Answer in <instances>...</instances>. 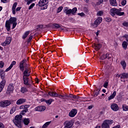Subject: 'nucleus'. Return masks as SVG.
<instances>
[{"label": "nucleus", "instance_id": "f257e3e1", "mask_svg": "<svg viewBox=\"0 0 128 128\" xmlns=\"http://www.w3.org/2000/svg\"><path fill=\"white\" fill-rule=\"evenodd\" d=\"M16 20L17 19L16 18L12 17L9 20L6 21L5 26L8 32L10 30V24H12V30H14L16 26V24H18Z\"/></svg>", "mask_w": 128, "mask_h": 128}, {"label": "nucleus", "instance_id": "f03ea898", "mask_svg": "<svg viewBox=\"0 0 128 128\" xmlns=\"http://www.w3.org/2000/svg\"><path fill=\"white\" fill-rule=\"evenodd\" d=\"M22 116L21 115H17L15 116L14 120H13L15 126L18 128H22Z\"/></svg>", "mask_w": 128, "mask_h": 128}, {"label": "nucleus", "instance_id": "7ed1b4c3", "mask_svg": "<svg viewBox=\"0 0 128 128\" xmlns=\"http://www.w3.org/2000/svg\"><path fill=\"white\" fill-rule=\"evenodd\" d=\"M122 12V8H112L110 10V14L112 16H114L116 14L119 16H124V12Z\"/></svg>", "mask_w": 128, "mask_h": 128}, {"label": "nucleus", "instance_id": "20e7f679", "mask_svg": "<svg viewBox=\"0 0 128 128\" xmlns=\"http://www.w3.org/2000/svg\"><path fill=\"white\" fill-rule=\"evenodd\" d=\"M48 4V0H40L38 5L40 8H42V10H46Z\"/></svg>", "mask_w": 128, "mask_h": 128}, {"label": "nucleus", "instance_id": "39448f33", "mask_svg": "<svg viewBox=\"0 0 128 128\" xmlns=\"http://www.w3.org/2000/svg\"><path fill=\"white\" fill-rule=\"evenodd\" d=\"M114 124L112 120H104L102 124V128H110V124Z\"/></svg>", "mask_w": 128, "mask_h": 128}, {"label": "nucleus", "instance_id": "423d86ee", "mask_svg": "<svg viewBox=\"0 0 128 128\" xmlns=\"http://www.w3.org/2000/svg\"><path fill=\"white\" fill-rule=\"evenodd\" d=\"M26 60L24 59L20 62L19 68L21 72L24 70V64H26V66H28V64L26 63Z\"/></svg>", "mask_w": 128, "mask_h": 128}, {"label": "nucleus", "instance_id": "0eeeda50", "mask_svg": "<svg viewBox=\"0 0 128 128\" xmlns=\"http://www.w3.org/2000/svg\"><path fill=\"white\" fill-rule=\"evenodd\" d=\"M11 102L10 100H6L4 101H2L0 102V106L2 108H6V106H8L10 104Z\"/></svg>", "mask_w": 128, "mask_h": 128}, {"label": "nucleus", "instance_id": "6e6552de", "mask_svg": "<svg viewBox=\"0 0 128 128\" xmlns=\"http://www.w3.org/2000/svg\"><path fill=\"white\" fill-rule=\"evenodd\" d=\"M74 126L72 120L66 121L64 122V128H70Z\"/></svg>", "mask_w": 128, "mask_h": 128}, {"label": "nucleus", "instance_id": "1a4fd4ad", "mask_svg": "<svg viewBox=\"0 0 128 128\" xmlns=\"http://www.w3.org/2000/svg\"><path fill=\"white\" fill-rule=\"evenodd\" d=\"M10 42H12V38L7 37L6 41L3 43H2L1 46H8Z\"/></svg>", "mask_w": 128, "mask_h": 128}, {"label": "nucleus", "instance_id": "9d476101", "mask_svg": "<svg viewBox=\"0 0 128 128\" xmlns=\"http://www.w3.org/2000/svg\"><path fill=\"white\" fill-rule=\"evenodd\" d=\"M102 22V17L98 18L95 21L94 23V28H96L98 24Z\"/></svg>", "mask_w": 128, "mask_h": 128}, {"label": "nucleus", "instance_id": "9b49d317", "mask_svg": "<svg viewBox=\"0 0 128 128\" xmlns=\"http://www.w3.org/2000/svg\"><path fill=\"white\" fill-rule=\"evenodd\" d=\"M78 114V110L76 109H72L70 112H69V116L70 118H74L76 115Z\"/></svg>", "mask_w": 128, "mask_h": 128}, {"label": "nucleus", "instance_id": "f8f14e48", "mask_svg": "<svg viewBox=\"0 0 128 128\" xmlns=\"http://www.w3.org/2000/svg\"><path fill=\"white\" fill-rule=\"evenodd\" d=\"M14 84H10L8 88V94H12L14 92Z\"/></svg>", "mask_w": 128, "mask_h": 128}, {"label": "nucleus", "instance_id": "ddd939ff", "mask_svg": "<svg viewBox=\"0 0 128 128\" xmlns=\"http://www.w3.org/2000/svg\"><path fill=\"white\" fill-rule=\"evenodd\" d=\"M30 68L26 67L25 68V70L23 73V76H30Z\"/></svg>", "mask_w": 128, "mask_h": 128}, {"label": "nucleus", "instance_id": "4468645a", "mask_svg": "<svg viewBox=\"0 0 128 128\" xmlns=\"http://www.w3.org/2000/svg\"><path fill=\"white\" fill-rule=\"evenodd\" d=\"M46 110V106H38L34 108L36 112H44Z\"/></svg>", "mask_w": 128, "mask_h": 128}, {"label": "nucleus", "instance_id": "2eb2a0df", "mask_svg": "<svg viewBox=\"0 0 128 128\" xmlns=\"http://www.w3.org/2000/svg\"><path fill=\"white\" fill-rule=\"evenodd\" d=\"M48 96H52V98H58V94L56 93V92H48Z\"/></svg>", "mask_w": 128, "mask_h": 128}, {"label": "nucleus", "instance_id": "dca6fc26", "mask_svg": "<svg viewBox=\"0 0 128 128\" xmlns=\"http://www.w3.org/2000/svg\"><path fill=\"white\" fill-rule=\"evenodd\" d=\"M110 108L114 112H118V106L116 104H112L110 106Z\"/></svg>", "mask_w": 128, "mask_h": 128}, {"label": "nucleus", "instance_id": "f3484780", "mask_svg": "<svg viewBox=\"0 0 128 128\" xmlns=\"http://www.w3.org/2000/svg\"><path fill=\"white\" fill-rule=\"evenodd\" d=\"M26 102V100L24 98H20L16 102V104L18 106H20V104H24Z\"/></svg>", "mask_w": 128, "mask_h": 128}, {"label": "nucleus", "instance_id": "a211bd4d", "mask_svg": "<svg viewBox=\"0 0 128 128\" xmlns=\"http://www.w3.org/2000/svg\"><path fill=\"white\" fill-rule=\"evenodd\" d=\"M4 86H6V80H3L0 83V92H2V90H4Z\"/></svg>", "mask_w": 128, "mask_h": 128}, {"label": "nucleus", "instance_id": "6ab92c4d", "mask_svg": "<svg viewBox=\"0 0 128 128\" xmlns=\"http://www.w3.org/2000/svg\"><path fill=\"white\" fill-rule=\"evenodd\" d=\"M23 80H24V84L30 86V84L28 83V78L27 77H25L24 76H23Z\"/></svg>", "mask_w": 128, "mask_h": 128}, {"label": "nucleus", "instance_id": "aec40b11", "mask_svg": "<svg viewBox=\"0 0 128 128\" xmlns=\"http://www.w3.org/2000/svg\"><path fill=\"white\" fill-rule=\"evenodd\" d=\"M64 10L66 14H72V9H68V7L64 8Z\"/></svg>", "mask_w": 128, "mask_h": 128}, {"label": "nucleus", "instance_id": "412c9836", "mask_svg": "<svg viewBox=\"0 0 128 128\" xmlns=\"http://www.w3.org/2000/svg\"><path fill=\"white\" fill-rule=\"evenodd\" d=\"M18 6V3L15 2L12 6V12L13 14H16V6Z\"/></svg>", "mask_w": 128, "mask_h": 128}, {"label": "nucleus", "instance_id": "4be33fe9", "mask_svg": "<svg viewBox=\"0 0 128 128\" xmlns=\"http://www.w3.org/2000/svg\"><path fill=\"white\" fill-rule=\"evenodd\" d=\"M94 46L96 50H100L102 48V44H94Z\"/></svg>", "mask_w": 128, "mask_h": 128}, {"label": "nucleus", "instance_id": "5701e85b", "mask_svg": "<svg viewBox=\"0 0 128 128\" xmlns=\"http://www.w3.org/2000/svg\"><path fill=\"white\" fill-rule=\"evenodd\" d=\"M110 2L111 6H118L116 0H110Z\"/></svg>", "mask_w": 128, "mask_h": 128}, {"label": "nucleus", "instance_id": "b1692460", "mask_svg": "<svg viewBox=\"0 0 128 128\" xmlns=\"http://www.w3.org/2000/svg\"><path fill=\"white\" fill-rule=\"evenodd\" d=\"M116 96V92L114 91L112 94L108 98V100H110L114 98V96Z\"/></svg>", "mask_w": 128, "mask_h": 128}, {"label": "nucleus", "instance_id": "393cba45", "mask_svg": "<svg viewBox=\"0 0 128 128\" xmlns=\"http://www.w3.org/2000/svg\"><path fill=\"white\" fill-rule=\"evenodd\" d=\"M28 34H30V31L26 32L24 34H23L22 38L23 40H26V38H28Z\"/></svg>", "mask_w": 128, "mask_h": 128}, {"label": "nucleus", "instance_id": "a878e982", "mask_svg": "<svg viewBox=\"0 0 128 128\" xmlns=\"http://www.w3.org/2000/svg\"><path fill=\"white\" fill-rule=\"evenodd\" d=\"M0 76H1V78L2 79V80H4L6 76V74H4V70H1L0 72Z\"/></svg>", "mask_w": 128, "mask_h": 128}, {"label": "nucleus", "instance_id": "bb28decb", "mask_svg": "<svg viewBox=\"0 0 128 128\" xmlns=\"http://www.w3.org/2000/svg\"><path fill=\"white\" fill-rule=\"evenodd\" d=\"M23 122L24 124L28 126V124H30V120L28 118H24L23 120Z\"/></svg>", "mask_w": 128, "mask_h": 128}, {"label": "nucleus", "instance_id": "cd10ccee", "mask_svg": "<svg viewBox=\"0 0 128 128\" xmlns=\"http://www.w3.org/2000/svg\"><path fill=\"white\" fill-rule=\"evenodd\" d=\"M17 107H18V106H15L12 108L10 110V114H14V112H16V110Z\"/></svg>", "mask_w": 128, "mask_h": 128}, {"label": "nucleus", "instance_id": "c85d7f7f", "mask_svg": "<svg viewBox=\"0 0 128 128\" xmlns=\"http://www.w3.org/2000/svg\"><path fill=\"white\" fill-rule=\"evenodd\" d=\"M122 108L124 112H128V106L126 104H122Z\"/></svg>", "mask_w": 128, "mask_h": 128}, {"label": "nucleus", "instance_id": "c756f323", "mask_svg": "<svg viewBox=\"0 0 128 128\" xmlns=\"http://www.w3.org/2000/svg\"><path fill=\"white\" fill-rule=\"evenodd\" d=\"M44 102L47 104H51L52 102H54V99H49L48 100H44Z\"/></svg>", "mask_w": 128, "mask_h": 128}, {"label": "nucleus", "instance_id": "7c9ffc66", "mask_svg": "<svg viewBox=\"0 0 128 128\" xmlns=\"http://www.w3.org/2000/svg\"><path fill=\"white\" fill-rule=\"evenodd\" d=\"M128 73H123L122 74L121 78H128Z\"/></svg>", "mask_w": 128, "mask_h": 128}, {"label": "nucleus", "instance_id": "2f4dec72", "mask_svg": "<svg viewBox=\"0 0 128 128\" xmlns=\"http://www.w3.org/2000/svg\"><path fill=\"white\" fill-rule=\"evenodd\" d=\"M121 65L122 66L124 70H126V63L124 61L121 62Z\"/></svg>", "mask_w": 128, "mask_h": 128}, {"label": "nucleus", "instance_id": "473e14b6", "mask_svg": "<svg viewBox=\"0 0 128 128\" xmlns=\"http://www.w3.org/2000/svg\"><path fill=\"white\" fill-rule=\"evenodd\" d=\"M122 47L125 49L126 50V48H128V42H126L124 41L122 44Z\"/></svg>", "mask_w": 128, "mask_h": 128}, {"label": "nucleus", "instance_id": "72a5a7b5", "mask_svg": "<svg viewBox=\"0 0 128 128\" xmlns=\"http://www.w3.org/2000/svg\"><path fill=\"white\" fill-rule=\"evenodd\" d=\"M104 14V11L100 10L97 12L96 16H102Z\"/></svg>", "mask_w": 128, "mask_h": 128}, {"label": "nucleus", "instance_id": "f704fd0d", "mask_svg": "<svg viewBox=\"0 0 128 128\" xmlns=\"http://www.w3.org/2000/svg\"><path fill=\"white\" fill-rule=\"evenodd\" d=\"M30 104H28V105H25V107L23 110V111L27 112H28V108H30Z\"/></svg>", "mask_w": 128, "mask_h": 128}, {"label": "nucleus", "instance_id": "c9c22d12", "mask_svg": "<svg viewBox=\"0 0 128 128\" xmlns=\"http://www.w3.org/2000/svg\"><path fill=\"white\" fill-rule=\"evenodd\" d=\"M108 82H108V80H106V81L104 82V85H103V86H104V88H108Z\"/></svg>", "mask_w": 128, "mask_h": 128}, {"label": "nucleus", "instance_id": "e433bc0d", "mask_svg": "<svg viewBox=\"0 0 128 128\" xmlns=\"http://www.w3.org/2000/svg\"><path fill=\"white\" fill-rule=\"evenodd\" d=\"M79 98L76 96L72 95V98H71L72 100H78Z\"/></svg>", "mask_w": 128, "mask_h": 128}, {"label": "nucleus", "instance_id": "4c0bfd02", "mask_svg": "<svg viewBox=\"0 0 128 128\" xmlns=\"http://www.w3.org/2000/svg\"><path fill=\"white\" fill-rule=\"evenodd\" d=\"M27 91L28 89H26V88L24 87H22L21 88V92H22V94H24V92H26Z\"/></svg>", "mask_w": 128, "mask_h": 128}, {"label": "nucleus", "instance_id": "58836bf2", "mask_svg": "<svg viewBox=\"0 0 128 128\" xmlns=\"http://www.w3.org/2000/svg\"><path fill=\"white\" fill-rule=\"evenodd\" d=\"M76 10H78V9L76 8H73L72 10V12H71L72 14H74L76 12Z\"/></svg>", "mask_w": 128, "mask_h": 128}, {"label": "nucleus", "instance_id": "ea45409f", "mask_svg": "<svg viewBox=\"0 0 128 128\" xmlns=\"http://www.w3.org/2000/svg\"><path fill=\"white\" fill-rule=\"evenodd\" d=\"M66 98L72 100V94H70V95L66 94L65 98Z\"/></svg>", "mask_w": 128, "mask_h": 128}, {"label": "nucleus", "instance_id": "a19ab883", "mask_svg": "<svg viewBox=\"0 0 128 128\" xmlns=\"http://www.w3.org/2000/svg\"><path fill=\"white\" fill-rule=\"evenodd\" d=\"M58 98H63V100H66V95L62 96V94H58Z\"/></svg>", "mask_w": 128, "mask_h": 128}, {"label": "nucleus", "instance_id": "79ce46f5", "mask_svg": "<svg viewBox=\"0 0 128 128\" xmlns=\"http://www.w3.org/2000/svg\"><path fill=\"white\" fill-rule=\"evenodd\" d=\"M53 26L54 28H60V26L58 24H53Z\"/></svg>", "mask_w": 128, "mask_h": 128}, {"label": "nucleus", "instance_id": "37998d69", "mask_svg": "<svg viewBox=\"0 0 128 128\" xmlns=\"http://www.w3.org/2000/svg\"><path fill=\"white\" fill-rule=\"evenodd\" d=\"M36 6V4L32 3V4H30V6L28 7V10H32V8H34V6Z\"/></svg>", "mask_w": 128, "mask_h": 128}, {"label": "nucleus", "instance_id": "c03bdc74", "mask_svg": "<svg viewBox=\"0 0 128 128\" xmlns=\"http://www.w3.org/2000/svg\"><path fill=\"white\" fill-rule=\"evenodd\" d=\"M62 6H60L58 8V10H57V12H62Z\"/></svg>", "mask_w": 128, "mask_h": 128}, {"label": "nucleus", "instance_id": "a18cd8bd", "mask_svg": "<svg viewBox=\"0 0 128 128\" xmlns=\"http://www.w3.org/2000/svg\"><path fill=\"white\" fill-rule=\"evenodd\" d=\"M102 2H104V0H98V2H96V4L100 6V4H102Z\"/></svg>", "mask_w": 128, "mask_h": 128}, {"label": "nucleus", "instance_id": "49530a36", "mask_svg": "<svg viewBox=\"0 0 128 128\" xmlns=\"http://www.w3.org/2000/svg\"><path fill=\"white\" fill-rule=\"evenodd\" d=\"M32 36L30 35V37L27 40L28 42H30V40H32Z\"/></svg>", "mask_w": 128, "mask_h": 128}, {"label": "nucleus", "instance_id": "de8ad7c7", "mask_svg": "<svg viewBox=\"0 0 128 128\" xmlns=\"http://www.w3.org/2000/svg\"><path fill=\"white\" fill-rule=\"evenodd\" d=\"M122 6H126V0H122Z\"/></svg>", "mask_w": 128, "mask_h": 128}, {"label": "nucleus", "instance_id": "09e8293b", "mask_svg": "<svg viewBox=\"0 0 128 128\" xmlns=\"http://www.w3.org/2000/svg\"><path fill=\"white\" fill-rule=\"evenodd\" d=\"M100 90H98V91L97 90V92H96V93H94V96H98V94H100Z\"/></svg>", "mask_w": 128, "mask_h": 128}, {"label": "nucleus", "instance_id": "8fccbe9b", "mask_svg": "<svg viewBox=\"0 0 128 128\" xmlns=\"http://www.w3.org/2000/svg\"><path fill=\"white\" fill-rule=\"evenodd\" d=\"M36 0H30L27 2V4L29 6L30 4H32V2H34Z\"/></svg>", "mask_w": 128, "mask_h": 128}, {"label": "nucleus", "instance_id": "3c124183", "mask_svg": "<svg viewBox=\"0 0 128 128\" xmlns=\"http://www.w3.org/2000/svg\"><path fill=\"white\" fill-rule=\"evenodd\" d=\"M16 64V61L12 62L10 65V66L12 68V66H14V64Z\"/></svg>", "mask_w": 128, "mask_h": 128}, {"label": "nucleus", "instance_id": "603ef678", "mask_svg": "<svg viewBox=\"0 0 128 128\" xmlns=\"http://www.w3.org/2000/svg\"><path fill=\"white\" fill-rule=\"evenodd\" d=\"M106 20L107 22H112V18H106Z\"/></svg>", "mask_w": 128, "mask_h": 128}, {"label": "nucleus", "instance_id": "864d4df0", "mask_svg": "<svg viewBox=\"0 0 128 128\" xmlns=\"http://www.w3.org/2000/svg\"><path fill=\"white\" fill-rule=\"evenodd\" d=\"M12 68L11 66H10L8 68H7L5 72H9V70H12Z\"/></svg>", "mask_w": 128, "mask_h": 128}, {"label": "nucleus", "instance_id": "5fc2aeb1", "mask_svg": "<svg viewBox=\"0 0 128 128\" xmlns=\"http://www.w3.org/2000/svg\"><path fill=\"white\" fill-rule=\"evenodd\" d=\"M123 38H126V42H128V34H126L125 35H124L123 36Z\"/></svg>", "mask_w": 128, "mask_h": 128}, {"label": "nucleus", "instance_id": "6e6d98bb", "mask_svg": "<svg viewBox=\"0 0 128 128\" xmlns=\"http://www.w3.org/2000/svg\"><path fill=\"white\" fill-rule=\"evenodd\" d=\"M101 60H106V54H103L101 58H100Z\"/></svg>", "mask_w": 128, "mask_h": 128}, {"label": "nucleus", "instance_id": "4d7b16f0", "mask_svg": "<svg viewBox=\"0 0 128 128\" xmlns=\"http://www.w3.org/2000/svg\"><path fill=\"white\" fill-rule=\"evenodd\" d=\"M122 26H128V22H124L122 23Z\"/></svg>", "mask_w": 128, "mask_h": 128}, {"label": "nucleus", "instance_id": "13d9d810", "mask_svg": "<svg viewBox=\"0 0 128 128\" xmlns=\"http://www.w3.org/2000/svg\"><path fill=\"white\" fill-rule=\"evenodd\" d=\"M0 128H4V125L2 122H0Z\"/></svg>", "mask_w": 128, "mask_h": 128}, {"label": "nucleus", "instance_id": "bf43d9fd", "mask_svg": "<svg viewBox=\"0 0 128 128\" xmlns=\"http://www.w3.org/2000/svg\"><path fill=\"white\" fill-rule=\"evenodd\" d=\"M37 30H38V28H42V25H38L36 26Z\"/></svg>", "mask_w": 128, "mask_h": 128}, {"label": "nucleus", "instance_id": "052dcab7", "mask_svg": "<svg viewBox=\"0 0 128 128\" xmlns=\"http://www.w3.org/2000/svg\"><path fill=\"white\" fill-rule=\"evenodd\" d=\"M26 106V105H22L20 107V110H24Z\"/></svg>", "mask_w": 128, "mask_h": 128}, {"label": "nucleus", "instance_id": "680f3d73", "mask_svg": "<svg viewBox=\"0 0 128 128\" xmlns=\"http://www.w3.org/2000/svg\"><path fill=\"white\" fill-rule=\"evenodd\" d=\"M78 15L80 16H84V12L78 13Z\"/></svg>", "mask_w": 128, "mask_h": 128}, {"label": "nucleus", "instance_id": "e2e57ef3", "mask_svg": "<svg viewBox=\"0 0 128 128\" xmlns=\"http://www.w3.org/2000/svg\"><path fill=\"white\" fill-rule=\"evenodd\" d=\"M21 8H22V7H18L16 8V12H20V10Z\"/></svg>", "mask_w": 128, "mask_h": 128}, {"label": "nucleus", "instance_id": "0e129e2a", "mask_svg": "<svg viewBox=\"0 0 128 128\" xmlns=\"http://www.w3.org/2000/svg\"><path fill=\"white\" fill-rule=\"evenodd\" d=\"M4 62H0V68H4Z\"/></svg>", "mask_w": 128, "mask_h": 128}, {"label": "nucleus", "instance_id": "69168bd1", "mask_svg": "<svg viewBox=\"0 0 128 128\" xmlns=\"http://www.w3.org/2000/svg\"><path fill=\"white\" fill-rule=\"evenodd\" d=\"M105 56H106V58H108L110 56V53H106L105 54Z\"/></svg>", "mask_w": 128, "mask_h": 128}, {"label": "nucleus", "instance_id": "338daca9", "mask_svg": "<svg viewBox=\"0 0 128 128\" xmlns=\"http://www.w3.org/2000/svg\"><path fill=\"white\" fill-rule=\"evenodd\" d=\"M1 2L4 4H6V2H7L8 0H1Z\"/></svg>", "mask_w": 128, "mask_h": 128}, {"label": "nucleus", "instance_id": "774afa93", "mask_svg": "<svg viewBox=\"0 0 128 128\" xmlns=\"http://www.w3.org/2000/svg\"><path fill=\"white\" fill-rule=\"evenodd\" d=\"M26 112L24 111V110H22V112H21V114H22L23 116L24 115V114H26Z\"/></svg>", "mask_w": 128, "mask_h": 128}]
</instances>
